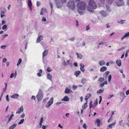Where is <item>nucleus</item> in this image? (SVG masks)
<instances>
[{"mask_svg":"<svg viewBox=\"0 0 129 129\" xmlns=\"http://www.w3.org/2000/svg\"><path fill=\"white\" fill-rule=\"evenodd\" d=\"M86 6L85 3L83 2H79L77 5L78 13L81 14H83L84 11L86 8Z\"/></svg>","mask_w":129,"mask_h":129,"instance_id":"nucleus-1","label":"nucleus"},{"mask_svg":"<svg viewBox=\"0 0 129 129\" xmlns=\"http://www.w3.org/2000/svg\"><path fill=\"white\" fill-rule=\"evenodd\" d=\"M89 6L87 8L88 10L91 12H93L92 9H95L96 7V6L95 2L92 0H90L89 3Z\"/></svg>","mask_w":129,"mask_h":129,"instance_id":"nucleus-2","label":"nucleus"},{"mask_svg":"<svg viewBox=\"0 0 129 129\" xmlns=\"http://www.w3.org/2000/svg\"><path fill=\"white\" fill-rule=\"evenodd\" d=\"M67 6L72 10H74L75 8V5L73 1H69L67 4Z\"/></svg>","mask_w":129,"mask_h":129,"instance_id":"nucleus-3","label":"nucleus"},{"mask_svg":"<svg viewBox=\"0 0 129 129\" xmlns=\"http://www.w3.org/2000/svg\"><path fill=\"white\" fill-rule=\"evenodd\" d=\"M38 101H40L43 98V94L42 90L40 89L39 90L38 94L36 96Z\"/></svg>","mask_w":129,"mask_h":129,"instance_id":"nucleus-4","label":"nucleus"},{"mask_svg":"<svg viewBox=\"0 0 129 129\" xmlns=\"http://www.w3.org/2000/svg\"><path fill=\"white\" fill-rule=\"evenodd\" d=\"M53 100V98L52 97L51 98L50 101L46 104V107L47 108L49 107L52 104Z\"/></svg>","mask_w":129,"mask_h":129,"instance_id":"nucleus-5","label":"nucleus"},{"mask_svg":"<svg viewBox=\"0 0 129 129\" xmlns=\"http://www.w3.org/2000/svg\"><path fill=\"white\" fill-rule=\"evenodd\" d=\"M55 2L58 8H60L62 7V5L60 3L59 0H55Z\"/></svg>","mask_w":129,"mask_h":129,"instance_id":"nucleus-6","label":"nucleus"},{"mask_svg":"<svg viewBox=\"0 0 129 129\" xmlns=\"http://www.w3.org/2000/svg\"><path fill=\"white\" fill-rule=\"evenodd\" d=\"M101 14L104 17H106L108 15V13L105 11L102 10L100 12Z\"/></svg>","mask_w":129,"mask_h":129,"instance_id":"nucleus-7","label":"nucleus"},{"mask_svg":"<svg viewBox=\"0 0 129 129\" xmlns=\"http://www.w3.org/2000/svg\"><path fill=\"white\" fill-rule=\"evenodd\" d=\"M43 37L42 35H41L38 37L37 39L36 43H38L40 42L43 39Z\"/></svg>","mask_w":129,"mask_h":129,"instance_id":"nucleus-8","label":"nucleus"},{"mask_svg":"<svg viewBox=\"0 0 129 129\" xmlns=\"http://www.w3.org/2000/svg\"><path fill=\"white\" fill-rule=\"evenodd\" d=\"M23 109L22 106L20 107L18 110L16 112V114H20L21 112L23 111Z\"/></svg>","mask_w":129,"mask_h":129,"instance_id":"nucleus-9","label":"nucleus"},{"mask_svg":"<svg viewBox=\"0 0 129 129\" xmlns=\"http://www.w3.org/2000/svg\"><path fill=\"white\" fill-rule=\"evenodd\" d=\"M48 50H45L42 54L43 58V59L45 56H46L48 53Z\"/></svg>","mask_w":129,"mask_h":129,"instance_id":"nucleus-10","label":"nucleus"},{"mask_svg":"<svg viewBox=\"0 0 129 129\" xmlns=\"http://www.w3.org/2000/svg\"><path fill=\"white\" fill-rule=\"evenodd\" d=\"M19 96V95L17 94H14L11 95V97L12 98L14 99H17Z\"/></svg>","mask_w":129,"mask_h":129,"instance_id":"nucleus-11","label":"nucleus"},{"mask_svg":"<svg viewBox=\"0 0 129 129\" xmlns=\"http://www.w3.org/2000/svg\"><path fill=\"white\" fill-rule=\"evenodd\" d=\"M91 94L90 93L87 94V95L85 98V100L86 101V102H87V100L91 96Z\"/></svg>","mask_w":129,"mask_h":129,"instance_id":"nucleus-12","label":"nucleus"},{"mask_svg":"<svg viewBox=\"0 0 129 129\" xmlns=\"http://www.w3.org/2000/svg\"><path fill=\"white\" fill-rule=\"evenodd\" d=\"M76 54L77 55V57L78 58H79L80 59H81L82 58L83 56L81 54L77 52Z\"/></svg>","mask_w":129,"mask_h":129,"instance_id":"nucleus-13","label":"nucleus"},{"mask_svg":"<svg viewBox=\"0 0 129 129\" xmlns=\"http://www.w3.org/2000/svg\"><path fill=\"white\" fill-rule=\"evenodd\" d=\"M107 69V68L105 67H103L100 69V71L101 72H104L106 71Z\"/></svg>","mask_w":129,"mask_h":129,"instance_id":"nucleus-14","label":"nucleus"},{"mask_svg":"<svg viewBox=\"0 0 129 129\" xmlns=\"http://www.w3.org/2000/svg\"><path fill=\"white\" fill-rule=\"evenodd\" d=\"M81 73V72L80 71H77L75 72L74 74V75L76 76V77H78V76Z\"/></svg>","mask_w":129,"mask_h":129,"instance_id":"nucleus-15","label":"nucleus"},{"mask_svg":"<svg viewBox=\"0 0 129 129\" xmlns=\"http://www.w3.org/2000/svg\"><path fill=\"white\" fill-rule=\"evenodd\" d=\"M69 99L67 96H65L64 98L62 99L61 100L62 101H68L69 100Z\"/></svg>","mask_w":129,"mask_h":129,"instance_id":"nucleus-16","label":"nucleus"},{"mask_svg":"<svg viewBox=\"0 0 129 129\" xmlns=\"http://www.w3.org/2000/svg\"><path fill=\"white\" fill-rule=\"evenodd\" d=\"M70 92H72V91L71 90H70L67 88H66L64 91L65 93H68Z\"/></svg>","mask_w":129,"mask_h":129,"instance_id":"nucleus-17","label":"nucleus"},{"mask_svg":"<svg viewBox=\"0 0 129 129\" xmlns=\"http://www.w3.org/2000/svg\"><path fill=\"white\" fill-rule=\"evenodd\" d=\"M116 62L117 64L119 66H120L121 65V61L119 60H116Z\"/></svg>","mask_w":129,"mask_h":129,"instance_id":"nucleus-18","label":"nucleus"},{"mask_svg":"<svg viewBox=\"0 0 129 129\" xmlns=\"http://www.w3.org/2000/svg\"><path fill=\"white\" fill-rule=\"evenodd\" d=\"M17 124H14L9 127V129H14L16 126Z\"/></svg>","mask_w":129,"mask_h":129,"instance_id":"nucleus-19","label":"nucleus"},{"mask_svg":"<svg viewBox=\"0 0 129 129\" xmlns=\"http://www.w3.org/2000/svg\"><path fill=\"white\" fill-rule=\"evenodd\" d=\"M46 9H45L42 8L41 10L40 15H43V13L46 11Z\"/></svg>","mask_w":129,"mask_h":129,"instance_id":"nucleus-20","label":"nucleus"},{"mask_svg":"<svg viewBox=\"0 0 129 129\" xmlns=\"http://www.w3.org/2000/svg\"><path fill=\"white\" fill-rule=\"evenodd\" d=\"M109 73V72L108 71H106L104 74L103 76V77L106 78L107 77Z\"/></svg>","mask_w":129,"mask_h":129,"instance_id":"nucleus-21","label":"nucleus"},{"mask_svg":"<svg viewBox=\"0 0 129 129\" xmlns=\"http://www.w3.org/2000/svg\"><path fill=\"white\" fill-rule=\"evenodd\" d=\"M99 64L101 66H102L105 65V62L104 61H100L99 62Z\"/></svg>","mask_w":129,"mask_h":129,"instance_id":"nucleus-22","label":"nucleus"},{"mask_svg":"<svg viewBox=\"0 0 129 129\" xmlns=\"http://www.w3.org/2000/svg\"><path fill=\"white\" fill-rule=\"evenodd\" d=\"M28 4L29 8L32 6V3L31 0H28Z\"/></svg>","mask_w":129,"mask_h":129,"instance_id":"nucleus-23","label":"nucleus"},{"mask_svg":"<svg viewBox=\"0 0 129 129\" xmlns=\"http://www.w3.org/2000/svg\"><path fill=\"white\" fill-rule=\"evenodd\" d=\"M115 123H116V122H114L113 123L109 125H108V127L110 128H111L112 127V126H114L115 125Z\"/></svg>","mask_w":129,"mask_h":129,"instance_id":"nucleus-24","label":"nucleus"},{"mask_svg":"<svg viewBox=\"0 0 129 129\" xmlns=\"http://www.w3.org/2000/svg\"><path fill=\"white\" fill-rule=\"evenodd\" d=\"M52 75L50 74H48L47 75V78L49 80L51 81Z\"/></svg>","mask_w":129,"mask_h":129,"instance_id":"nucleus-25","label":"nucleus"},{"mask_svg":"<svg viewBox=\"0 0 129 129\" xmlns=\"http://www.w3.org/2000/svg\"><path fill=\"white\" fill-rule=\"evenodd\" d=\"M96 121L97 123V126H99L101 123V121L99 119H97L96 120Z\"/></svg>","mask_w":129,"mask_h":129,"instance_id":"nucleus-26","label":"nucleus"},{"mask_svg":"<svg viewBox=\"0 0 129 129\" xmlns=\"http://www.w3.org/2000/svg\"><path fill=\"white\" fill-rule=\"evenodd\" d=\"M22 61V59L21 58H20L19 59L18 61L17 64V66H18L21 63Z\"/></svg>","mask_w":129,"mask_h":129,"instance_id":"nucleus-27","label":"nucleus"},{"mask_svg":"<svg viewBox=\"0 0 129 129\" xmlns=\"http://www.w3.org/2000/svg\"><path fill=\"white\" fill-rule=\"evenodd\" d=\"M106 7L107 9V10L108 12H110L111 11V10L109 8V7L107 5L106 6Z\"/></svg>","mask_w":129,"mask_h":129,"instance_id":"nucleus-28","label":"nucleus"},{"mask_svg":"<svg viewBox=\"0 0 129 129\" xmlns=\"http://www.w3.org/2000/svg\"><path fill=\"white\" fill-rule=\"evenodd\" d=\"M49 5H50V7L51 8V12H52V10H53V4L51 2H50L49 3Z\"/></svg>","mask_w":129,"mask_h":129,"instance_id":"nucleus-29","label":"nucleus"},{"mask_svg":"<svg viewBox=\"0 0 129 129\" xmlns=\"http://www.w3.org/2000/svg\"><path fill=\"white\" fill-rule=\"evenodd\" d=\"M124 36L125 38L128 37L129 36V32L126 33Z\"/></svg>","mask_w":129,"mask_h":129,"instance_id":"nucleus-30","label":"nucleus"},{"mask_svg":"<svg viewBox=\"0 0 129 129\" xmlns=\"http://www.w3.org/2000/svg\"><path fill=\"white\" fill-rule=\"evenodd\" d=\"M87 102H86V103H84V105L82 107V108L83 109H85L86 107L87 106Z\"/></svg>","mask_w":129,"mask_h":129,"instance_id":"nucleus-31","label":"nucleus"},{"mask_svg":"<svg viewBox=\"0 0 129 129\" xmlns=\"http://www.w3.org/2000/svg\"><path fill=\"white\" fill-rule=\"evenodd\" d=\"M104 80V78L102 77L100 78L98 80V81H99L100 82H103Z\"/></svg>","mask_w":129,"mask_h":129,"instance_id":"nucleus-32","label":"nucleus"},{"mask_svg":"<svg viewBox=\"0 0 129 129\" xmlns=\"http://www.w3.org/2000/svg\"><path fill=\"white\" fill-rule=\"evenodd\" d=\"M107 2L109 4H111L113 1V0H106Z\"/></svg>","mask_w":129,"mask_h":129,"instance_id":"nucleus-33","label":"nucleus"},{"mask_svg":"<svg viewBox=\"0 0 129 129\" xmlns=\"http://www.w3.org/2000/svg\"><path fill=\"white\" fill-rule=\"evenodd\" d=\"M8 36V35L6 34H5L4 35H3V36L1 38V40H4V39L5 38V37H6L7 36Z\"/></svg>","mask_w":129,"mask_h":129,"instance_id":"nucleus-34","label":"nucleus"},{"mask_svg":"<svg viewBox=\"0 0 129 129\" xmlns=\"http://www.w3.org/2000/svg\"><path fill=\"white\" fill-rule=\"evenodd\" d=\"M24 121V119H21L20 120V121L19 122L18 124L19 125V124H21L22 123H23V122Z\"/></svg>","mask_w":129,"mask_h":129,"instance_id":"nucleus-35","label":"nucleus"},{"mask_svg":"<svg viewBox=\"0 0 129 129\" xmlns=\"http://www.w3.org/2000/svg\"><path fill=\"white\" fill-rule=\"evenodd\" d=\"M104 91V90L102 89H100L98 90L97 91V93H102L103 91Z\"/></svg>","mask_w":129,"mask_h":129,"instance_id":"nucleus-36","label":"nucleus"},{"mask_svg":"<svg viewBox=\"0 0 129 129\" xmlns=\"http://www.w3.org/2000/svg\"><path fill=\"white\" fill-rule=\"evenodd\" d=\"M86 81V79L85 78H83L82 80V83L83 84Z\"/></svg>","mask_w":129,"mask_h":129,"instance_id":"nucleus-37","label":"nucleus"},{"mask_svg":"<svg viewBox=\"0 0 129 129\" xmlns=\"http://www.w3.org/2000/svg\"><path fill=\"white\" fill-rule=\"evenodd\" d=\"M92 101H91L89 103V108L90 109L91 107H93V106L92 105Z\"/></svg>","mask_w":129,"mask_h":129,"instance_id":"nucleus-38","label":"nucleus"},{"mask_svg":"<svg viewBox=\"0 0 129 129\" xmlns=\"http://www.w3.org/2000/svg\"><path fill=\"white\" fill-rule=\"evenodd\" d=\"M14 116V115L13 114H12L10 117L8 118V119H9V120H12V117Z\"/></svg>","mask_w":129,"mask_h":129,"instance_id":"nucleus-39","label":"nucleus"},{"mask_svg":"<svg viewBox=\"0 0 129 129\" xmlns=\"http://www.w3.org/2000/svg\"><path fill=\"white\" fill-rule=\"evenodd\" d=\"M126 47H123L122 48H121L120 49H117V50L118 51H121L125 48Z\"/></svg>","mask_w":129,"mask_h":129,"instance_id":"nucleus-40","label":"nucleus"},{"mask_svg":"<svg viewBox=\"0 0 129 129\" xmlns=\"http://www.w3.org/2000/svg\"><path fill=\"white\" fill-rule=\"evenodd\" d=\"M6 101L8 102H9V95H8L7 94V95H6Z\"/></svg>","mask_w":129,"mask_h":129,"instance_id":"nucleus-41","label":"nucleus"},{"mask_svg":"<svg viewBox=\"0 0 129 129\" xmlns=\"http://www.w3.org/2000/svg\"><path fill=\"white\" fill-rule=\"evenodd\" d=\"M75 40V38L74 37H72L70 38L69 40L71 41H74Z\"/></svg>","mask_w":129,"mask_h":129,"instance_id":"nucleus-42","label":"nucleus"},{"mask_svg":"<svg viewBox=\"0 0 129 129\" xmlns=\"http://www.w3.org/2000/svg\"><path fill=\"white\" fill-rule=\"evenodd\" d=\"M7 28V26L6 25H4L2 27L3 29H5Z\"/></svg>","mask_w":129,"mask_h":129,"instance_id":"nucleus-43","label":"nucleus"},{"mask_svg":"<svg viewBox=\"0 0 129 129\" xmlns=\"http://www.w3.org/2000/svg\"><path fill=\"white\" fill-rule=\"evenodd\" d=\"M122 121H123L122 120L119 122V125L122 126H123V124L122 123Z\"/></svg>","mask_w":129,"mask_h":129,"instance_id":"nucleus-44","label":"nucleus"},{"mask_svg":"<svg viewBox=\"0 0 129 129\" xmlns=\"http://www.w3.org/2000/svg\"><path fill=\"white\" fill-rule=\"evenodd\" d=\"M52 70L51 69V68L50 67H48L47 69V71L49 72H51Z\"/></svg>","mask_w":129,"mask_h":129,"instance_id":"nucleus-45","label":"nucleus"},{"mask_svg":"<svg viewBox=\"0 0 129 129\" xmlns=\"http://www.w3.org/2000/svg\"><path fill=\"white\" fill-rule=\"evenodd\" d=\"M108 81L110 82V81L111 78V75H110L108 77Z\"/></svg>","mask_w":129,"mask_h":129,"instance_id":"nucleus-46","label":"nucleus"},{"mask_svg":"<svg viewBox=\"0 0 129 129\" xmlns=\"http://www.w3.org/2000/svg\"><path fill=\"white\" fill-rule=\"evenodd\" d=\"M1 47L2 49H4L7 47V46L6 45H2L1 46Z\"/></svg>","mask_w":129,"mask_h":129,"instance_id":"nucleus-47","label":"nucleus"},{"mask_svg":"<svg viewBox=\"0 0 129 129\" xmlns=\"http://www.w3.org/2000/svg\"><path fill=\"white\" fill-rule=\"evenodd\" d=\"M112 120V116H111V117L109 118V119L108 120V122H110V121H111Z\"/></svg>","mask_w":129,"mask_h":129,"instance_id":"nucleus-48","label":"nucleus"},{"mask_svg":"<svg viewBox=\"0 0 129 129\" xmlns=\"http://www.w3.org/2000/svg\"><path fill=\"white\" fill-rule=\"evenodd\" d=\"M83 127L85 129L87 128V126L85 123H84L83 125Z\"/></svg>","mask_w":129,"mask_h":129,"instance_id":"nucleus-49","label":"nucleus"},{"mask_svg":"<svg viewBox=\"0 0 129 129\" xmlns=\"http://www.w3.org/2000/svg\"><path fill=\"white\" fill-rule=\"evenodd\" d=\"M99 97V98H100V101H99V104H100L101 101H102V96H100Z\"/></svg>","mask_w":129,"mask_h":129,"instance_id":"nucleus-50","label":"nucleus"},{"mask_svg":"<svg viewBox=\"0 0 129 129\" xmlns=\"http://www.w3.org/2000/svg\"><path fill=\"white\" fill-rule=\"evenodd\" d=\"M97 104H98V102H97V101H95L93 105L94 106H95L97 105Z\"/></svg>","mask_w":129,"mask_h":129,"instance_id":"nucleus-51","label":"nucleus"},{"mask_svg":"<svg viewBox=\"0 0 129 129\" xmlns=\"http://www.w3.org/2000/svg\"><path fill=\"white\" fill-rule=\"evenodd\" d=\"M40 5V2L37 1V5L38 7Z\"/></svg>","mask_w":129,"mask_h":129,"instance_id":"nucleus-52","label":"nucleus"},{"mask_svg":"<svg viewBox=\"0 0 129 129\" xmlns=\"http://www.w3.org/2000/svg\"><path fill=\"white\" fill-rule=\"evenodd\" d=\"M42 21L46 22V19L45 18L43 17L42 18Z\"/></svg>","mask_w":129,"mask_h":129,"instance_id":"nucleus-53","label":"nucleus"},{"mask_svg":"<svg viewBox=\"0 0 129 129\" xmlns=\"http://www.w3.org/2000/svg\"><path fill=\"white\" fill-rule=\"evenodd\" d=\"M77 87V86L73 85V88L75 90L76 89Z\"/></svg>","mask_w":129,"mask_h":129,"instance_id":"nucleus-54","label":"nucleus"},{"mask_svg":"<svg viewBox=\"0 0 129 129\" xmlns=\"http://www.w3.org/2000/svg\"><path fill=\"white\" fill-rule=\"evenodd\" d=\"M80 70L82 72H84V71L85 70H84V68H80Z\"/></svg>","mask_w":129,"mask_h":129,"instance_id":"nucleus-55","label":"nucleus"},{"mask_svg":"<svg viewBox=\"0 0 129 129\" xmlns=\"http://www.w3.org/2000/svg\"><path fill=\"white\" fill-rule=\"evenodd\" d=\"M7 60V59L6 58H4L3 60V62H6Z\"/></svg>","mask_w":129,"mask_h":129,"instance_id":"nucleus-56","label":"nucleus"},{"mask_svg":"<svg viewBox=\"0 0 129 129\" xmlns=\"http://www.w3.org/2000/svg\"><path fill=\"white\" fill-rule=\"evenodd\" d=\"M66 1L67 0H61V3H65Z\"/></svg>","mask_w":129,"mask_h":129,"instance_id":"nucleus-57","label":"nucleus"},{"mask_svg":"<svg viewBox=\"0 0 129 129\" xmlns=\"http://www.w3.org/2000/svg\"><path fill=\"white\" fill-rule=\"evenodd\" d=\"M90 28V27L89 25L87 26L86 27V30H88Z\"/></svg>","mask_w":129,"mask_h":129,"instance_id":"nucleus-58","label":"nucleus"},{"mask_svg":"<svg viewBox=\"0 0 129 129\" xmlns=\"http://www.w3.org/2000/svg\"><path fill=\"white\" fill-rule=\"evenodd\" d=\"M25 116V114L24 113H23L21 116V117L22 118H23Z\"/></svg>","mask_w":129,"mask_h":129,"instance_id":"nucleus-59","label":"nucleus"},{"mask_svg":"<svg viewBox=\"0 0 129 129\" xmlns=\"http://www.w3.org/2000/svg\"><path fill=\"white\" fill-rule=\"evenodd\" d=\"M14 73H12L10 76V78H12L14 76Z\"/></svg>","mask_w":129,"mask_h":129,"instance_id":"nucleus-60","label":"nucleus"},{"mask_svg":"<svg viewBox=\"0 0 129 129\" xmlns=\"http://www.w3.org/2000/svg\"><path fill=\"white\" fill-rule=\"evenodd\" d=\"M80 66H81L80 68H84V65L82 63L80 64Z\"/></svg>","mask_w":129,"mask_h":129,"instance_id":"nucleus-61","label":"nucleus"},{"mask_svg":"<svg viewBox=\"0 0 129 129\" xmlns=\"http://www.w3.org/2000/svg\"><path fill=\"white\" fill-rule=\"evenodd\" d=\"M61 102H58L56 103V105L57 106H59V105L61 104Z\"/></svg>","mask_w":129,"mask_h":129,"instance_id":"nucleus-62","label":"nucleus"},{"mask_svg":"<svg viewBox=\"0 0 129 129\" xmlns=\"http://www.w3.org/2000/svg\"><path fill=\"white\" fill-rule=\"evenodd\" d=\"M104 83H101L100 84V86L102 87L103 86H104Z\"/></svg>","mask_w":129,"mask_h":129,"instance_id":"nucleus-63","label":"nucleus"},{"mask_svg":"<svg viewBox=\"0 0 129 129\" xmlns=\"http://www.w3.org/2000/svg\"><path fill=\"white\" fill-rule=\"evenodd\" d=\"M126 95H128L129 94V90L126 91Z\"/></svg>","mask_w":129,"mask_h":129,"instance_id":"nucleus-64","label":"nucleus"}]
</instances>
